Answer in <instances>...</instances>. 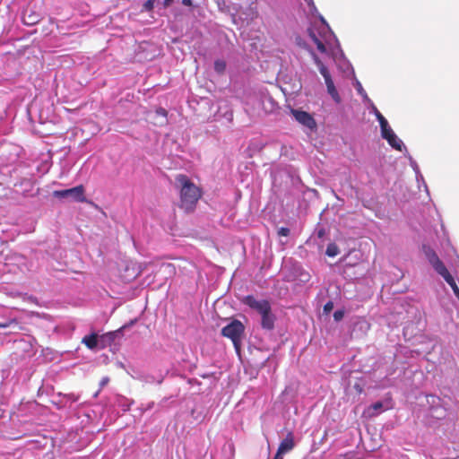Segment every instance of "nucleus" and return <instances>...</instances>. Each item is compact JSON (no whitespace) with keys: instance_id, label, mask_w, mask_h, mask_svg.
I'll return each mask as SVG.
<instances>
[{"instance_id":"obj_1","label":"nucleus","mask_w":459,"mask_h":459,"mask_svg":"<svg viewBox=\"0 0 459 459\" xmlns=\"http://www.w3.org/2000/svg\"><path fill=\"white\" fill-rule=\"evenodd\" d=\"M176 182L179 187V207L186 212L194 211L198 200L202 196L201 189L184 174L177 175Z\"/></svg>"},{"instance_id":"obj_2","label":"nucleus","mask_w":459,"mask_h":459,"mask_svg":"<svg viewBox=\"0 0 459 459\" xmlns=\"http://www.w3.org/2000/svg\"><path fill=\"white\" fill-rule=\"evenodd\" d=\"M243 303L261 316L262 328L265 330H273L274 328L276 317L272 312L271 304L268 300H258L254 296L247 295L243 299Z\"/></svg>"},{"instance_id":"obj_3","label":"nucleus","mask_w":459,"mask_h":459,"mask_svg":"<svg viewBox=\"0 0 459 459\" xmlns=\"http://www.w3.org/2000/svg\"><path fill=\"white\" fill-rule=\"evenodd\" d=\"M245 332L244 325L237 319L231 321L229 325L221 329V334L224 337L230 339L233 342L235 349L239 351L242 336Z\"/></svg>"},{"instance_id":"obj_4","label":"nucleus","mask_w":459,"mask_h":459,"mask_svg":"<svg viewBox=\"0 0 459 459\" xmlns=\"http://www.w3.org/2000/svg\"><path fill=\"white\" fill-rule=\"evenodd\" d=\"M312 56H313V60H314L315 64L316 65V66L319 69L320 74H322V76L325 79L326 88H327V92L333 98V100L336 103L339 104L341 102L342 99L334 86L333 81L332 80L331 74H330L327 67L324 65V63L321 61V59L315 53H312Z\"/></svg>"},{"instance_id":"obj_5","label":"nucleus","mask_w":459,"mask_h":459,"mask_svg":"<svg viewBox=\"0 0 459 459\" xmlns=\"http://www.w3.org/2000/svg\"><path fill=\"white\" fill-rule=\"evenodd\" d=\"M106 340L112 342L114 340V333H108L100 336L96 333H91L89 335H85L82 339V342L90 350L96 348L104 349L106 347Z\"/></svg>"},{"instance_id":"obj_6","label":"nucleus","mask_w":459,"mask_h":459,"mask_svg":"<svg viewBox=\"0 0 459 459\" xmlns=\"http://www.w3.org/2000/svg\"><path fill=\"white\" fill-rule=\"evenodd\" d=\"M52 195L54 197L59 199H70L72 201L80 203L86 201L84 187L82 185L69 189L55 190Z\"/></svg>"},{"instance_id":"obj_7","label":"nucleus","mask_w":459,"mask_h":459,"mask_svg":"<svg viewBox=\"0 0 459 459\" xmlns=\"http://www.w3.org/2000/svg\"><path fill=\"white\" fill-rule=\"evenodd\" d=\"M427 256L432 267L439 275L444 278V280H446L449 276H451L444 263L439 259L434 251L427 253Z\"/></svg>"},{"instance_id":"obj_8","label":"nucleus","mask_w":459,"mask_h":459,"mask_svg":"<svg viewBox=\"0 0 459 459\" xmlns=\"http://www.w3.org/2000/svg\"><path fill=\"white\" fill-rule=\"evenodd\" d=\"M291 114L299 123L307 126V128L314 129L316 127L315 118L308 112L298 109H291Z\"/></svg>"},{"instance_id":"obj_9","label":"nucleus","mask_w":459,"mask_h":459,"mask_svg":"<svg viewBox=\"0 0 459 459\" xmlns=\"http://www.w3.org/2000/svg\"><path fill=\"white\" fill-rule=\"evenodd\" d=\"M381 135L394 149L402 151L403 143L396 136L389 125L385 129H381Z\"/></svg>"},{"instance_id":"obj_10","label":"nucleus","mask_w":459,"mask_h":459,"mask_svg":"<svg viewBox=\"0 0 459 459\" xmlns=\"http://www.w3.org/2000/svg\"><path fill=\"white\" fill-rule=\"evenodd\" d=\"M41 18L42 16L40 13L33 8H28L23 13L22 21L25 25L32 26L37 24Z\"/></svg>"},{"instance_id":"obj_11","label":"nucleus","mask_w":459,"mask_h":459,"mask_svg":"<svg viewBox=\"0 0 459 459\" xmlns=\"http://www.w3.org/2000/svg\"><path fill=\"white\" fill-rule=\"evenodd\" d=\"M295 446L294 436L292 432H289L286 437L281 440L277 449L281 454H286L291 451Z\"/></svg>"},{"instance_id":"obj_12","label":"nucleus","mask_w":459,"mask_h":459,"mask_svg":"<svg viewBox=\"0 0 459 459\" xmlns=\"http://www.w3.org/2000/svg\"><path fill=\"white\" fill-rule=\"evenodd\" d=\"M383 408H384L383 403L377 402V403L371 404L370 406H368L367 409H365L364 414L368 418H373V417L377 416L380 413V411H384Z\"/></svg>"},{"instance_id":"obj_13","label":"nucleus","mask_w":459,"mask_h":459,"mask_svg":"<svg viewBox=\"0 0 459 459\" xmlns=\"http://www.w3.org/2000/svg\"><path fill=\"white\" fill-rule=\"evenodd\" d=\"M309 37L312 39V41L316 45L317 49L321 53L326 52V48L324 42L316 35V33L313 30H309Z\"/></svg>"},{"instance_id":"obj_14","label":"nucleus","mask_w":459,"mask_h":459,"mask_svg":"<svg viewBox=\"0 0 459 459\" xmlns=\"http://www.w3.org/2000/svg\"><path fill=\"white\" fill-rule=\"evenodd\" d=\"M132 270H133V273L131 274L124 275V278L128 281L133 279L137 278L143 272L142 265L136 264H132Z\"/></svg>"},{"instance_id":"obj_15","label":"nucleus","mask_w":459,"mask_h":459,"mask_svg":"<svg viewBox=\"0 0 459 459\" xmlns=\"http://www.w3.org/2000/svg\"><path fill=\"white\" fill-rule=\"evenodd\" d=\"M226 66V62L222 59H217L214 62V70L219 74H222L225 72Z\"/></svg>"},{"instance_id":"obj_16","label":"nucleus","mask_w":459,"mask_h":459,"mask_svg":"<svg viewBox=\"0 0 459 459\" xmlns=\"http://www.w3.org/2000/svg\"><path fill=\"white\" fill-rule=\"evenodd\" d=\"M325 254L330 257L336 256L339 254L338 246L334 243H330L326 247Z\"/></svg>"},{"instance_id":"obj_17","label":"nucleus","mask_w":459,"mask_h":459,"mask_svg":"<svg viewBox=\"0 0 459 459\" xmlns=\"http://www.w3.org/2000/svg\"><path fill=\"white\" fill-rule=\"evenodd\" d=\"M449 286L452 288L456 298H459V287L457 286L454 277L451 275L446 280H445Z\"/></svg>"},{"instance_id":"obj_18","label":"nucleus","mask_w":459,"mask_h":459,"mask_svg":"<svg viewBox=\"0 0 459 459\" xmlns=\"http://www.w3.org/2000/svg\"><path fill=\"white\" fill-rule=\"evenodd\" d=\"M376 117L379 122L380 129H385L388 126L387 120L385 118V117L377 110L376 109Z\"/></svg>"},{"instance_id":"obj_19","label":"nucleus","mask_w":459,"mask_h":459,"mask_svg":"<svg viewBox=\"0 0 459 459\" xmlns=\"http://www.w3.org/2000/svg\"><path fill=\"white\" fill-rule=\"evenodd\" d=\"M18 325V321L16 318H12V319H9L5 322H0V328H6V327H10V326H16Z\"/></svg>"},{"instance_id":"obj_20","label":"nucleus","mask_w":459,"mask_h":459,"mask_svg":"<svg viewBox=\"0 0 459 459\" xmlns=\"http://www.w3.org/2000/svg\"><path fill=\"white\" fill-rule=\"evenodd\" d=\"M156 0H147L143 4V11L152 12L154 8V4Z\"/></svg>"},{"instance_id":"obj_21","label":"nucleus","mask_w":459,"mask_h":459,"mask_svg":"<svg viewBox=\"0 0 459 459\" xmlns=\"http://www.w3.org/2000/svg\"><path fill=\"white\" fill-rule=\"evenodd\" d=\"M264 108L266 112H272V98L267 97L264 100Z\"/></svg>"},{"instance_id":"obj_22","label":"nucleus","mask_w":459,"mask_h":459,"mask_svg":"<svg viewBox=\"0 0 459 459\" xmlns=\"http://www.w3.org/2000/svg\"><path fill=\"white\" fill-rule=\"evenodd\" d=\"M109 382V378L108 377H104L100 382V389L95 393L94 396H98L100 390Z\"/></svg>"},{"instance_id":"obj_23","label":"nucleus","mask_w":459,"mask_h":459,"mask_svg":"<svg viewBox=\"0 0 459 459\" xmlns=\"http://www.w3.org/2000/svg\"><path fill=\"white\" fill-rule=\"evenodd\" d=\"M353 389L356 393L357 395H360L363 391H364V388H363V385L359 383V382H356L354 385H353Z\"/></svg>"},{"instance_id":"obj_24","label":"nucleus","mask_w":459,"mask_h":459,"mask_svg":"<svg viewBox=\"0 0 459 459\" xmlns=\"http://www.w3.org/2000/svg\"><path fill=\"white\" fill-rule=\"evenodd\" d=\"M344 316V311L343 310H336L334 313H333V319L336 321V322H339L341 321Z\"/></svg>"},{"instance_id":"obj_25","label":"nucleus","mask_w":459,"mask_h":459,"mask_svg":"<svg viewBox=\"0 0 459 459\" xmlns=\"http://www.w3.org/2000/svg\"><path fill=\"white\" fill-rule=\"evenodd\" d=\"M333 308V301H328L325 304L324 306V312L325 314H329Z\"/></svg>"},{"instance_id":"obj_26","label":"nucleus","mask_w":459,"mask_h":459,"mask_svg":"<svg viewBox=\"0 0 459 459\" xmlns=\"http://www.w3.org/2000/svg\"><path fill=\"white\" fill-rule=\"evenodd\" d=\"M278 235L282 237H287L290 235V230L285 227H281L278 230Z\"/></svg>"},{"instance_id":"obj_27","label":"nucleus","mask_w":459,"mask_h":459,"mask_svg":"<svg viewBox=\"0 0 459 459\" xmlns=\"http://www.w3.org/2000/svg\"><path fill=\"white\" fill-rule=\"evenodd\" d=\"M156 113L160 116H162V117H167V110L163 108H159L157 110H156Z\"/></svg>"},{"instance_id":"obj_28","label":"nucleus","mask_w":459,"mask_h":459,"mask_svg":"<svg viewBox=\"0 0 459 459\" xmlns=\"http://www.w3.org/2000/svg\"><path fill=\"white\" fill-rule=\"evenodd\" d=\"M182 4L186 6H192L193 1L192 0H182Z\"/></svg>"},{"instance_id":"obj_29","label":"nucleus","mask_w":459,"mask_h":459,"mask_svg":"<svg viewBox=\"0 0 459 459\" xmlns=\"http://www.w3.org/2000/svg\"><path fill=\"white\" fill-rule=\"evenodd\" d=\"M283 455L284 454H281V453L277 451L275 455H274V457H273V459H283Z\"/></svg>"},{"instance_id":"obj_30","label":"nucleus","mask_w":459,"mask_h":459,"mask_svg":"<svg viewBox=\"0 0 459 459\" xmlns=\"http://www.w3.org/2000/svg\"><path fill=\"white\" fill-rule=\"evenodd\" d=\"M172 2H173V0H164L163 5L165 7H169L171 4Z\"/></svg>"},{"instance_id":"obj_31","label":"nucleus","mask_w":459,"mask_h":459,"mask_svg":"<svg viewBox=\"0 0 459 459\" xmlns=\"http://www.w3.org/2000/svg\"><path fill=\"white\" fill-rule=\"evenodd\" d=\"M306 2L307 3V4H313V0H306Z\"/></svg>"},{"instance_id":"obj_32","label":"nucleus","mask_w":459,"mask_h":459,"mask_svg":"<svg viewBox=\"0 0 459 459\" xmlns=\"http://www.w3.org/2000/svg\"><path fill=\"white\" fill-rule=\"evenodd\" d=\"M318 235L321 237L323 235V232L319 231Z\"/></svg>"},{"instance_id":"obj_33","label":"nucleus","mask_w":459,"mask_h":459,"mask_svg":"<svg viewBox=\"0 0 459 459\" xmlns=\"http://www.w3.org/2000/svg\"><path fill=\"white\" fill-rule=\"evenodd\" d=\"M457 299H458V300H459V297H458Z\"/></svg>"}]
</instances>
